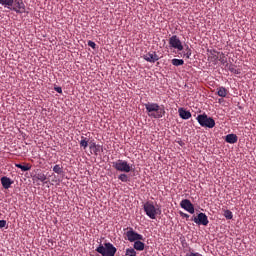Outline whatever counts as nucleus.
<instances>
[{"mask_svg":"<svg viewBox=\"0 0 256 256\" xmlns=\"http://www.w3.org/2000/svg\"><path fill=\"white\" fill-rule=\"evenodd\" d=\"M144 106L147 111L148 117H152V119H161L165 117V107L159 106V104L151 102L144 104Z\"/></svg>","mask_w":256,"mask_h":256,"instance_id":"1","label":"nucleus"},{"mask_svg":"<svg viewBox=\"0 0 256 256\" xmlns=\"http://www.w3.org/2000/svg\"><path fill=\"white\" fill-rule=\"evenodd\" d=\"M97 253H100L102 256H115V253H117V248L111 244V242H106L103 244H100L96 248Z\"/></svg>","mask_w":256,"mask_h":256,"instance_id":"2","label":"nucleus"},{"mask_svg":"<svg viewBox=\"0 0 256 256\" xmlns=\"http://www.w3.org/2000/svg\"><path fill=\"white\" fill-rule=\"evenodd\" d=\"M143 209L149 219H157V215H161V209L156 208L153 202H146Z\"/></svg>","mask_w":256,"mask_h":256,"instance_id":"3","label":"nucleus"},{"mask_svg":"<svg viewBox=\"0 0 256 256\" xmlns=\"http://www.w3.org/2000/svg\"><path fill=\"white\" fill-rule=\"evenodd\" d=\"M196 120L201 127H207L208 129H213V127H215V120L205 113L198 115Z\"/></svg>","mask_w":256,"mask_h":256,"instance_id":"4","label":"nucleus"},{"mask_svg":"<svg viewBox=\"0 0 256 256\" xmlns=\"http://www.w3.org/2000/svg\"><path fill=\"white\" fill-rule=\"evenodd\" d=\"M112 167L121 173H131L132 171V167L130 166L129 162L125 160H117L112 162Z\"/></svg>","mask_w":256,"mask_h":256,"instance_id":"5","label":"nucleus"},{"mask_svg":"<svg viewBox=\"0 0 256 256\" xmlns=\"http://www.w3.org/2000/svg\"><path fill=\"white\" fill-rule=\"evenodd\" d=\"M129 229L126 232V237L130 243H135L136 241H144L145 238H143V235L135 232L133 228H127Z\"/></svg>","mask_w":256,"mask_h":256,"instance_id":"6","label":"nucleus"},{"mask_svg":"<svg viewBox=\"0 0 256 256\" xmlns=\"http://www.w3.org/2000/svg\"><path fill=\"white\" fill-rule=\"evenodd\" d=\"M191 221H194L196 225H204V227L209 225V218L207 217V214L203 212H200L196 217H193Z\"/></svg>","mask_w":256,"mask_h":256,"instance_id":"7","label":"nucleus"},{"mask_svg":"<svg viewBox=\"0 0 256 256\" xmlns=\"http://www.w3.org/2000/svg\"><path fill=\"white\" fill-rule=\"evenodd\" d=\"M169 45L171 49H177V51H183V43L179 39V36L173 35L169 38Z\"/></svg>","mask_w":256,"mask_h":256,"instance_id":"8","label":"nucleus"},{"mask_svg":"<svg viewBox=\"0 0 256 256\" xmlns=\"http://www.w3.org/2000/svg\"><path fill=\"white\" fill-rule=\"evenodd\" d=\"M180 207L187 211L188 213H190L191 215L195 213V206H193V203H191V200L189 199H183L180 202Z\"/></svg>","mask_w":256,"mask_h":256,"instance_id":"9","label":"nucleus"},{"mask_svg":"<svg viewBox=\"0 0 256 256\" xmlns=\"http://www.w3.org/2000/svg\"><path fill=\"white\" fill-rule=\"evenodd\" d=\"M15 13H25V3L23 0H14L12 7H10Z\"/></svg>","mask_w":256,"mask_h":256,"instance_id":"10","label":"nucleus"},{"mask_svg":"<svg viewBox=\"0 0 256 256\" xmlns=\"http://www.w3.org/2000/svg\"><path fill=\"white\" fill-rule=\"evenodd\" d=\"M145 61L148 63H155L156 61H159V56L156 52H148L146 55H144Z\"/></svg>","mask_w":256,"mask_h":256,"instance_id":"11","label":"nucleus"},{"mask_svg":"<svg viewBox=\"0 0 256 256\" xmlns=\"http://www.w3.org/2000/svg\"><path fill=\"white\" fill-rule=\"evenodd\" d=\"M89 149L90 151H93L94 155H99V153H101V151H103V147L99 144H96L95 142L93 141H90L89 142Z\"/></svg>","mask_w":256,"mask_h":256,"instance_id":"12","label":"nucleus"},{"mask_svg":"<svg viewBox=\"0 0 256 256\" xmlns=\"http://www.w3.org/2000/svg\"><path fill=\"white\" fill-rule=\"evenodd\" d=\"M1 184L4 189H10L11 185H13V181L11 180V178L3 176L1 178Z\"/></svg>","mask_w":256,"mask_h":256,"instance_id":"13","label":"nucleus"},{"mask_svg":"<svg viewBox=\"0 0 256 256\" xmlns=\"http://www.w3.org/2000/svg\"><path fill=\"white\" fill-rule=\"evenodd\" d=\"M239 138L237 137V134H228L225 137L226 143H230V145H234V143H237Z\"/></svg>","mask_w":256,"mask_h":256,"instance_id":"14","label":"nucleus"},{"mask_svg":"<svg viewBox=\"0 0 256 256\" xmlns=\"http://www.w3.org/2000/svg\"><path fill=\"white\" fill-rule=\"evenodd\" d=\"M178 113H179L181 119H185V120L191 119V112H189L183 108H179Z\"/></svg>","mask_w":256,"mask_h":256,"instance_id":"15","label":"nucleus"},{"mask_svg":"<svg viewBox=\"0 0 256 256\" xmlns=\"http://www.w3.org/2000/svg\"><path fill=\"white\" fill-rule=\"evenodd\" d=\"M133 248L135 251H144L145 243L141 242V240H137L136 242H134Z\"/></svg>","mask_w":256,"mask_h":256,"instance_id":"16","label":"nucleus"},{"mask_svg":"<svg viewBox=\"0 0 256 256\" xmlns=\"http://www.w3.org/2000/svg\"><path fill=\"white\" fill-rule=\"evenodd\" d=\"M227 93H229L227 91V88H225L223 86L217 88L218 97H227Z\"/></svg>","mask_w":256,"mask_h":256,"instance_id":"17","label":"nucleus"},{"mask_svg":"<svg viewBox=\"0 0 256 256\" xmlns=\"http://www.w3.org/2000/svg\"><path fill=\"white\" fill-rule=\"evenodd\" d=\"M172 65H174V67H181V65H185V61L183 59H177L174 58L171 60Z\"/></svg>","mask_w":256,"mask_h":256,"instance_id":"18","label":"nucleus"},{"mask_svg":"<svg viewBox=\"0 0 256 256\" xmlns=\"http://www.w3.org/2000/svg\"><path fill=\"white\" fill-rule=\"evenodd\" d=\"M13 2L14 0H0V5H3V7L11 9V7H13Z\"/></svg>","mask_w":256,"mask_h":256,"instance_id":"19","label":"nucleus"},{"mask_svg":"<svg viewBox=\"0 0 256 256\" xmlns=\"http://www.w3.org/2000/svg\"><path fill=\"white\" fill-rule=\"evenodd\" d=\"M80 147H82L83 149H86L87 147H89V139H87L84 136H81Z\"/></svg>","mask_w":256,"mask_h":256,"instance_id":"20","label":"nucleus"},{"mask_svg":"<svg viewBox=\"0 0 256 256\" xmlns=\"http://www.w3.org/2000/svg\"><path fill=\"white\" fill-rule=\"evenodd\" d=\"M15 167H17L18 169H21V171H31V165L26 164H15Z\"/></svg>","mask_w":256,"mask_h":256,"instance_id":"21","label":"nucleus"},{"mask_svg":"<svg viewBox=\"0 0 256 256\" xmlns=\"http://www.w3.org/2000/svg\"><path fill=\"white\" fill-rule=\"evenodd\" d=\"M36 179H38V181H41V183H47V175H45L44 173H38L36 175Z\"/></svg>","mask_w":256,"mask_h":256,"instance_id":"22","label":"nucleus"},{"mask_svg":"<svg viewBox=\"0 0 256 256\" xmlns=\"http://www.w3.org/2000/svg\"><path fill=\"white\" fill-rule=\"evenodd\" d=\"M53 171H54V173H57V175H61L63 173V166L56 164L53 167Z\"/></svg>","mask_w":256,"mask_h":256,"instance_id":"23","label":"nucleus"},{"mask_svg":"<svg viewBox=\"0 0 256 256\" xmlns=\"http://www.w3.org/2000/svg\"><path fill=\"white\" fill-rule=\"evenodd\" d=\"M228 69L231 73H234V75H239V73H241V71L238 70L233 64H230Z\"/></svg>","mask_w":256,"mask_h":256,"instance_id":"24","label":"nucleus"},{"mask_svg":"<svg viewBox=\"0 0 256 256\" xmlns=\"http://www.w3.org/2000/svg\"><path fill=\"white\" fill-rule=\"evenodd\" d=\"M119 181H122V183H127L129 181V176L127 174L123 173L118 176Z\"/></svg>","mask_w":256,"mask_h":256,"instance_id":"25","label":"nucleus"},{"mask_svg":"<svg viewBox=\"0 0 256 256\" xmlns=\"http://www.w3.org/2000/svg\"><path fill=\"white\" fill-rule=\"evenodd\" d=\"M126 256H137V251L134 250V248H128L126 249Z\"/></svg>","mask_w":256,"mask_h":256,"instance_id":"26","label":"nucleus"},{"mask_svg":"<svg viewBox=\"0 0 256 256\" xmlns=\"http://www.w3.org/2000/svg\"><path fill=\"white\" fill-rule=\"evenodd\" d=\"M224 217L226 219H233V212H231V210H225L224 211Z\"/></svg>","mask_w":256,"mask_h":256,"instance_id":"27","label":"nucleus"},{"mask_svg":"<svg viewBox=\"0 0 256 256\" xmlns=\"http://www.w3.org/2000/svg\"><path fill=\"white\" fill-rule=\"evenodd\" d=\"M192 55L191 52V48H189V46L186 47V53L184 54V57H186V59H189Z\"/></svg>","mask_w":256,"mask_h":256,"instance_id":"28","label":"nucleus"},{"mask_svg":"<svg viewBox=\"0 0 256 256\" xmlns=\"http://www.w3.org/2000/svg\"><path fill=\"white\" fill-rule=\"evenodd\" d=\"M185 256H202V255L199 252H190V253H186Z\"/></svg>","mask_w":256,"mask_h":256,"instance_id":"29","label":"nucleus"},{"mask_svg":"<svg viewBox=\"0 0 256 256\" xmlns=\"http://www.w3.org/2000/svg\"><path fill=\"white\" fill-rule=\"evenodd\" d=\"M88 47H91L92 49H95V47H97V44H95V42L89 40L88 41Z\"/></svg>","mask_w":256,"mask_h":256,"instance_id":"30","label":"nucleus"},{"mask_svg":"<svg viewBox=\"0 0 256 256\" xmlns=\"http://www.w3.org/2000/svg\"><path fill=\"white\" fill-rule=\"evenodd\" d=\"M7 225V221L5 220H0V229H3Z\"/></svg>","mask_w":256,"mask_h":256,"instance_id":"31","label":"nucleus"},{"mask_svg":"<svg viewBox=\"0 0 256 256\" xmlns=\"http://www.w3.org/2000/svg\"><path fill=\"white\" fill-rule=\"evenodd\" d=\"M54 91H56L57 93H63V89L61 87H55Z\"/></svg>","mask_w":256,"mask_h":256,"instance_id":"32","label":"nucleus"},{"mask_svg":"<svg viewBox=\"0 0 256 256\" xmlns=\"http://www.w3.org/2000/svg\"><path fill=\"white\" fill-rule=\"evenodd\" d=\"M180 215L182 217H185V219H189V214L185 213V212H180Z\"/></svg>","mask_w":256,"mask_h":256,"instance_id":"33","label":"nucleus"},{"mask_svg":"<svg viewBox=\"0 0 256 256\" xmlns=\"http://www.w3.org/2000/svg\"><path fill=\"white\" fill-rule=\"evenodd\" d=\"M220 61L221 63H226L227 60H225V58H221Z\"/></svg>","mask_w":256,"mask_h":256,"instance_id":"34","label":"nucleus"},{"mask_svg":"<svg viewBox=\"0 0 256 256\" xmlns=\"http://www.w3.org/2000/svg\"><path fill=\"white\" fill-rule=\"evenodd\" d=\"M214 59H215V60H217V59H219V57H217V56H214Z\"/></svg>","mask_w":256,"mask_h":256,"instance_id":"35","label":"nucleus"}]
</instances>
